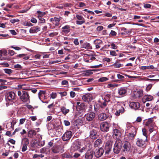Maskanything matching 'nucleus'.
Segmentation results:
<instances>
[{"mask_svg": "<svg viewBox=\"0 0 159 159\" xmlns=\"http://www.w3.org/2000/svg\"><path fill=\"white\" fill-rule=\"evenodd\" d=\"M10 22L12 24L15 23L16 22H19V20L17 19H12L10 20Z\"/></svg>", "mask_w": 159, "mask_h": 159, "instance_id": "56", "label": "nucleus"}, {"mask_svg": "<svg viewBox=\"0 0 159 159\" xmlns=\"http://www.w3.org/2000/svg\"><path fill=\"white\" fill-rule=\"evenodd\" d=\"M19 88L25 90H28L29 89V87L25 84H20L18 86Z\"/></svg>", "mask_w": 159, "mask_h": 159, "instance_id": "30", "label": "nucleus"}, {"mask_svg": "<svg viewBox=\"0 0 159 159\" xmlns=\"http://www.w3.org/2000/svg\"><path fill=\"white\" fill-rule=\"evenodd\" d=\"M27 145L26 144H23L22 149V151L23 152H25L27 149Z\"/></svg>", "mask_w": 159, "mask_h": 159, "instance_id": "48", "label": "nucleus"}, {"mask_svg": "<svg viewBox=\"0 0 159 159\" xmlns=\"http://www.w3.org/2000/svg\"><path fill=\"white\" fill-rule=\"evenodd\" d=\"M130 107L135 110L138 109L140 107V104L138 102H131L129 104Z\"/></svg>", "mask_w": 159, "mask_h": 159, "instance_id": "18", "label": "nucleus"}, {"mask_svg": "<svg viewBox=\"0 0 159 159\" xmlns=\"http://www.w3.org/2000/svg\"><path fill=\"white\" fill-rule=\"evenodd\" d=\"M108 79L106 77H102L100 78L98 80L99 82H103L108 80Z\"/></svg>", "mask_w": 159, "mask_h": 159, "instance_id": "41", "label": "nucleus"}, {"mask_svg": "<svg viewBox=\"0 0 159 159\" xmlns=\"http://www.w3.org/2000/svg\"><path fill=\"white\" fill-rule=\"evenodd\" d=\"M108 116L107 114L102 113L99 115L98 118L99 120L103 121L106 120Z\"/></svg>", "mask_w": 159, "mask_h": 159, "instance_id": "25", "label": "nucleus"}, {"mask_svg": "<svg viewBox=\"0 0 159 159\" xmlns=\"http://www.w3.org/2000/svg\"><path fill=\"white\" fill-rule=\"evenodd\" d=\"M124 148V151L129 152L131 148V146L130 143L128 142H124L123 145Z\"/></svg>", "mask_w": 159, "mask_h": 159, "instance_id": "17", "label": "nucleus"}, {"mask_svg": "<svg viewBox=\"0 0 159 159\" xmlns=\"http://www.w3.org/2000/svg\"><path fill=\"white\" fill-rule=\"evenodd\" d=\"M70 95L71 98H73L75 96V92L72 91L70 92Z\"/></svg>", "mask_w": 159, "mask_h": 159, "instance_id": "60", "label": "nucleus"}, {"mask_svg": "<svg viewBox=\"0 0 159 159\" xmlns=\"http://www.w3.org/2000/svg\"><path fill=\"white\" fill-rule=\"evenodd\" d=\"M112 142L111 141H108L106 143L105 146V153L108 154L111 151L112 148Z\"/></svg>", "mask_w": 159, "mask_h": 159, "instance_id": "6", "label": "nucleus"}, {"mask_svg": "<svg viewBox=\"0 0 159 159\" xmlns=\"http://www.w3.org/2000/svg\"><path fill=\"white\" fill-rule=\"evenodd\" d=\"M17 94L20 97V99L22 101L26 102L29 101L30 96L28 93L27 92L20 90L18 91Z\"/></svg>", "mask_w": 159, "mask_h": 159, "instance_id": "1", "label": "nucleus"}, {"mask_svg": "<svg viewBox=\"0 0 159 159\" xmlns=\"http://www.w3.org/2000/svg\"><path fill=\"white\" fill-rule=\"evenodd\" d=\"M72 135V132L70 131H67L63 135L62 139L64 141L69 140L71 138Z\"/></svg>", "mask_w": 159, "mask_h": 159, "instance_id": "8", "label": "nucleus"}, {"mask_svg": "<svg viewBox=\"0 0 159 159\" xmlns=\"http://www.w3.org/2000/svg\"><path fill=\"white\" fill-rule=\"evenodd\" d=\"M110 54L112 56H116L117 55V54L115 51L112 50L110 51Z\"/></svg>", "mask_w": 159, "mask_h": 159, "instance_id": "52", "label": "nucleus"}, {"mask_svg": "<svg viewBox=\"0 0 159 159\" xmlns=\"http://www.w3.org/2000/svg\"><path fill=\"white\" fill-rule=\"evenodd\" d=\"M46 92L45 91L40 90L38 93L39 98L41 99V97H44L45 94Z\"/></svg>", "mask_w": 159, "mask_h": 159, "instance_id": "35", "label": "nucleus"}, {"mask_svg": "<svg viewBox=\"0 0 159 159\" xmlns=\"http://www.w3.org/2000/svg\"><path fill=\"white\" fill-rule=\"evenodd\" d=\"M145 143V140L138 138L136 142V144L139 147H143Z\"/></svg>", "mask_w": 159, "mask_h": 159, "instance_id": "21", "label": "nucleus"}, {"mask_svg": "<svg viewBox=\"0 0 159 159\" xmlns=\"http://www.w3.org/2000/svg\"><path fill=\"white\" fill-rule=\"evenodd\" d=\"M83 47L87 49H92V47L89 43H84L83 45Z\"/></svg>", "mask_w": 159, "mask_h": 159, "instance_id": "33", "label": "nucleus"}, {"mask_svg": "<svg viewBox=\"0 0 159 159\" xmlns=\"http://www.w3.org/2000/svg\"><path fill=\"white\" fill-rule=\"evenodd\" d=\"M95 116V114L94 112H90L85 115L84 117L86 119L90 121L93 120Z\"/></svg>", "mask_w": 159, "mask_h": 159, "instance_id": "10", "label": "nucleus"}, {"mask_svg": "<svg viewBox=\"0 0 159 159\" xmlns=\"http://www.w3.org/2000/svg\"><path fill=\"white\" fill-rule=\"evenodd\" d=\"M24 25L25 26H33V25L30 22H24Z\"/></svg>", "mask_w": 159, "mask_h": 159, "instance_id": "51", "label": "nucleus"}, {"mask_svg": "<svg viewBox=\"0 0 159 159\" xmlns=\"http://www.w3.org/2000/svg\"><path fill=\"white\" fill-rule=\"evenodd\" d=\"M90 137L92 139L97 138L98 136L97 133L95 130H92L90 131Z\"/></svg>", "mask_w": 159, "mask_h": 159, "instance_id": "26", "label": "nucleus"}, {"mask_svg": "<svg viewBox=\"0 0 159 159\" xmlns=\"http://www.w3.org/2000/svg\"><path fill=\"white\" fill-rule=\"evenodd\" d=\"M127 91V89L125 87H121L118 89L117 93L120 96L123 97L125 96Z\"/></svg>", "mask_w": 159, "mask_h": 159, "instance_id": "9", "label": "nucleus"}, {"mask_svg": "<svg viewBox=\"0 0 159 159\" xmlns=\"http://www.w3.org/2000/svg\"><path fill=\"white\" fill-rule=\"evenodd\" d=\"M102 141L101 139H98L94 142V146L95 147H98L102 144Z\"/></svg>", "mask_w": 159, "mask_h": 159, "instance_id": "31", "label": "nucleus"}, {"mask_svg": "<svg viewBox=\"0 0 159 159\" xmlns=\"http://www.w3.org/2000/svg\"><path fill=\"white\" fill-rule=\"evenodd\" d=\"M117 108H118V109L116 110V111L115 113V114L116 116H119L120 115V113H122L124 112L125 110L123 107L120 106H118L117 107Z\"/></svg>", "mask_w": 159, "mask_h": 159, "instance_id": "24", "label": "nucleus"}, {"mask_svg": "<svg viewBox=\"0 0 159 159\" xmlns=\"http://www.w3.org/2000/svg\"><path fill=\"white\" fill-rule=\"evenodd\" d=\"M26 119L25 118H22L20 120V125L23 124L25 122Z\"/></svg>", "mask_w": 159, "mask_h": 159, "instance_id": "61", "label": "nucleus"}, {"mask_svg": "<svg viewBox=\"0 0 159 159\" xmlns=\"http://www.w3.org/2000/svg\"><path fill=\"white\" fill-rule=\"evenodd\" d=\"M17 57L20 58L22 57L23 59L26 60H28L30 58V57L29 56H26L25 54H19L17 56Z\"/></svg>", "mask_w": 159, "mask_h": 159, "instance_id": "36", "label": "nucleus"}, {"mask_svg": "<svg viewBox=\"0 0 159 159\" xmlns=\"http://www.w3.org/2000/svg\"><path fill=\"white\" fill-rule=\"evenodd\" d=\"M153 84H149L146 87V90L147 91H149L152 88Z\"/></svg>", "mask_w": 159, "mask_h": 159, "instance_id": "47", "label": "nucleus"}, {"mask_svg": "<svg viewBox=\"0 0 159 159\" xmlns=\"http://www.w3.org/2000/svg\"><path fill=\"white\" fill-rule=\"evenodd\" d=\"M4 72L10 75L13 72V70L10 69L5 68L3 69Z\"/></svg>", "mask_w": 159, "mask_h": 159, "instance_id": "34", "label": "nucleus"}, {"mask_svg": "<svg viewBox=\"0 0 159 159\" xmlns=\"http://www.w3.org/2000/svg\"><path fill=\"white\" fill-rule=\"evenodd\" d=\"M64 123L65 126H69L70 125V123L68 120H65L64 121Z\"/></svg>", "mask_w": 159, "mask_h": 159, "instance_id": "64", "label": "nucleus"}, {"mask_svg": "<svg viewBox=\"0 0 159 159\" xmlns=\"http://www.w3.org/2000/svg\"><path fill=\"white\" fill-rule=\"evenodd\" d=\"M76 18H77L79 20L76 21V24L77 25H81L85 22V20L83 17L79 15H76Z\"/></svg>", "mask_w": 159, "mask_h": 159, "instance_id": "15", "label": "nucleus"}, {"mask_svg": "<svg viewBox=\"0 0 159 159\" xmlns=\"http://www.w3.org/2000/svg\"><path fill=\"white\" fill-rule=\"evenodd\" d=\"M22 143H24V144L28 145L29 143V141L27 138H24L22 139Z\"/></svg>", "mask_w": 159, "mask_h": 159, "instance_id": "38", "label": "nucleus"}, {"mask_svg": "<svg viewBox=\"0 0 159 159\" xmlns=\"http://www.w3.org/2000/svg\"><path fill=\"white\" fill-rule=\"evenodd\" d=\"M110 125L108 123L103 122L100 125V128L101 130L103 132H107L109 130Z\"/></svg>", "mask_w": 159, "mask_h": 159, "instance_id": "5", "label": "nucleus"}, {"mask_svg": "<svg viewBox=\"0 0 159 159\" xmlns=\"http://www.w3.org/2000/svg\"><path fill=\"white\" fill-rule=\"evenodd\" d=\"M85 111L82 110H77V112L75 114V116L76 117H80L82 116L84 114Z\"/></svg>", "mask_w": 159, "mask_h": 159, "instance_id": "27", "label": "nucleus"}, {"mask_svg": "<svg viewBox=\"0 0 159 159\" xmlns=\"http://www.w3.org/2000/svg\"><path fill=\"white\" fill-rule=\"evenodd\" d=\"M129 132L136 133V129L134 127H132Z\"/></svg>", "mask_w": 159, "mask_h": 159, "instance_id": "53", "label": "nucleus"}, {"mask_svg": "<svg viewBox=\"0 0 159 159\" xmlns=\"http://www.w3.org/2000/svg\"><path fill=\"white\" fill-rule=\"evenodd\" d=\"M40 30V28L39 26H36L31 28L29 32L30 33H36L39 31Z\"/></svg>", "mask_w": 159, "mask_h": 159, "instance_id": "23", "label": "nucleus"}, {"mask_svg": "<svg viewBox=\"0 0 159 159\" xmlns=\"http://www.w3.org/2000/svg\"><path fill=\"white\" fill-rule=\"evenodd\" d=\"M61 18L59 17V18H57L56 17H54V22L55 23L54 24L56 26H58L59 25V22L60 21L61 19Z\"/></svg>", "mask_w": 159, "mask_h": 159, "instance_id": "37", "label": "nucleus"}, {"mask_svg": "<svg viewBox=\"0 0 159 159\" xmlns=\"http://www.w3.org/2000/svg\"><path fill=\"white\" fill-rule=\"evenodd\" d=\"M111 66H114L115 68H119L121 66H122V65L120 64H116V63H114L112 65H111Z\"/></svg>", "mask_w": 159, "mask_h": 159, "instance_id": "42", "label": "nucleus"}, {"mask_svg": "<svg viewBox=\"0 0 159 159\" xmlns=\"http://www.w3.org/2000/svg\"><path fill=\"white\" fill-rule=\"evenodd\" d=\"M116 34L117 33H116V32L113 30H112L111 31L110 35H111L112 36H114L116 35Z\"/></svg>", "mask_w": 159, "mask_h": 159, "instance_id": "59", "label": "nucleus"}, {"mask_svg": "<svg viewBox=\"0 0 159 159\" xmlns=\"http://www.w3.org/2000/svg\"><path fill=\"white\" fill-rule=\"evenodd\" d=\"M61 111L62 113L65 115L68 113L69 110L68 109H66L65 107H62L61 108Z\"/></svg>", "mask_w": 159, "mask_h": 159, "instance_id": "39", "label": "nucleus"}, {"mask_svg": "<svg viewBox=\"0 0 159 159\" xmlns=\"http://www.w3.org/2000/svg\"><path fill=\"white\" fill-rule=\"evenodd\" d=\"M81 146V143L79 140H77L74 142L71 147V150L74 151H77L80 149Z\"/></svg>", "mask_w": 159, "mask_h": 159, "instance_id": "3", "label": "nucleus"}, {"mask_svg": "<svg viewBox=\"0 0 159 159\" xmlns=\"http://www.w3.org/2000/svg\"><path fill=\"white\" fill-rule=\"evenodd\" d=\"M94 43L95 44L101 45L102 43V41L99 39H97L94 41Z\"/></svg>", "mask_w": 159, "mask_h": 159, "instance_id": "40", "label": "nucleus"}, {"mask_svg": "<svg viewBox=\"0 0 159 159\" xmlns=\"http://www.w3.org/2000/svg\"><path fill=\"white\" fill-rule=\"evenodd\" d=\"M0 52L4 55H6L7 53V51L5 49L0 50Z\"/></svg>", "mask_w": 159, "mask_h": 159, "instance_id": "50", "label": "nucleus"}, {"mask_svg": "<svg viewBox=\"0 0 159 159\" xmlns=\"http://www.w3.org/2000/svg\"><path fill=\"white\" fill-rule=\"evenodd\" d=\"M153 99V97L151 95H146L144 96L142 99V102L144 103L147 101H152Z\"/></svg>", "mask_w": 159, "mask_h": 159, "instance_id": "19", "label": "nucleus"}, {"mask_svg": "<svg viewBox=\"0 0 159 159\" xmlns=\"http://www.w3.org/2000/svg\"><path fill=\"white\" fill-rule=\"evenodd\" d=\"M113 136L116 139H119L121 136V133L116 128H113Z\"/></svg>", "mask_w": 159, "mask_h": 159, "instance_id": "16", "label": "nucleus"}, {"mask_svg": "<svg viewBox=\"0 0 159 159\" xmlns=\"http://www.w3.org/2000/svg\"><path fill=\"white\" fill-rule=\"evenodd\" d=\"M111 48L114 49H116L117 48V46L113 43H111Z\"/></svg>", "mask_w": 159, "mask_h": 159, "instance_id": "57", "label": "nucleus"}, {"mask_svg": "<svg viewBox=\"0 0 159 159\" xmlns=\"http://www.w3.org/2000/svg\"><path fill=\"white\" fill-rule=\"evenodd\" d=\"M52 149V152L54 153H62L63 152V148L61 146H54Z\"/></svg>", "mask_w": 159, "mask_h": 159, "instance_id": "14", "label": "nucleus"}, {"mask_svg": "<svg viewBox=\"0 0 159 159\" xmlns=\"http://www.w3.org/2000/svg\"><path fill=\"white\" fill-rule=\"evenodd\" d=\"M143 95V92L142 90H139L134 92L133 96L134 98L141 97Z\"/></svg>", "mask_w": 159, "mask_h": 159, "instance_id": "20", "label": "nucleus"}, {"mask_svg": "<svg viewBox=\"0 0 159 159\" xmlns=\"http://www.w3.org/2000/svg\"><path fill=\"white\" fill-rule=\"evenodd\" d=\"M62 31L65 34H67L70 31V26L68 25H66L63 27L62 28Z\"/></svg>", "mask_w": 159, "mask_h": 159, "instance_id": "28", "label": "nucleus"}, {"mask_svg": "<svg viewBox=\"0 0 159 159\" xmlns=\"http://www.w3.org/2000/svg\"><path fill=\"white\" fill-rule=\"evenodd\" d=\"M99 108V105L96 104L94 105V111L95 112H97Z\"/></svg>", "mask_w": 159, "mask_h": 159, "instance_id": "49", "label": "nucleus"}, {"mask_svg": "<svg viewBox=\"0 0 159 159\" xmlns=\"http://www.w3.org/2000/svg\"><path fill=\"white\" fill-rule=\"evenodd\" d=\"M136 133L129 132L128 136L130 139L132 140L134 138Z\"/></svg>", "mask_w": 159, "mask_h": 159, "instance_id": "32", "label": "nucleus"}, {"mask_svg": "<svg viewBox=\"0 0 159 159\" xmlns=\"http://www.w3.org/2000/svg\"><path fill=\"white\" fill-rule=\"evenodd\" d=\"M117 78L119 79L122 80L124 78V77L123 76L120 74H117Z\"/></svg>", "mask_w": 159, "mask_h": 159, "instance_id": "63", "label": "nucleus"}, {"mask_svg": "<svg viewBox=\"0 0 159 159\" xmlns=\"http://www.w3.org/2000/svg\"><path fill=\"white\" fill-rule=\"evenodd\" d=\"M59 93L61 95V97L66 96L67 94V92L66 91L60 92Z\"/></svg>", "mask_w": 159, "mask_h": 159, "instance_id": "54", "label": "nucleus"}, {"mask_svg": "<svg viewBox=\"0 0 159 159\" xmlns=\"http://www.w3.org/2000/svg\"><path fill=\"white\" fill-rule=\"evenodd\" d=\"M44 157V156L42 154H34L33 156V157L34 158H36L39 157Z\"/></svg>", "mask_w": 159, "mask_h": 159, "instance_id": "46", "label": "nucleus"}, {"mask_svg": "<svg viewBox=\"0 0 159 159\" xmlns=\"http://www.w3.org/2000/svg\"><path fill=\"white\" fill-rule=\"evenodd\" d=\"M76 108L77 110H82L85 111L86 109L85 103L82 102H78L76 103Z\"/></svg>", "mask_w": 159, "mask_h": 159, "instance_id": "12", "label": "nucleus"}, {"mask_svg": "<svg viewBox=\"0 0 159 159\" xmlns=\"http://www.w3.org/2000/svg\"><path fill=\"white\" fill-rule=\"evenodd\" d=\"M118 86V84H108L107 85V88H114L115 87H117Z\"/></svg>", "mask_w": 159, "mask_h": 159, "instance_id": "43", "label": "nucleus"}, {"mask_svg": "<svg viewBox=\"0 0 159 159\" xmlns=\"http://www.w3.org/2000/svg\"><path fill=\"white\" fill-rule=\"evenodd\" d=\"M122 145V142L120 139H117L114 144L113 151L116 154H118L120 152Z\"/></svg>", "mask_w": 159, "mask_h": 159, "instance_id": "2", "label": "nucleus"}, {"mask_svg": "<svg viewBox=\"0 0 159 159\" xmlns=\"http://www.w3.org/2000/svg\"><path fill=\"white\" fill-rule=\"evenodd\" d=\"M154 119H156V117L155 116L146 120L145 122V125L148 127L154 126L155 125Z\"/></svg>", "mask_w": 159, "mask_h": 159, "instance_id": "7", "label": "nucleus"}, {"mask_svg": "<svg viewBox=\"0 0 159 159\" xmlns=\"http://www.w3.org/2000/svg\"><path fill=\"white\" fill-rule=\"evenodd\" d=\"M36 132L33 130H30L28 132V136L29 137L32 138L34 136H35L36 134Z\"/></svg>", "mask_w": 159, "mask_h": 159, "instance_id": "29", "label": "nucleus"}, {"mask_svg": "<svg viewBox=\"0 0 159 159\" xmlns=\"http://www.w3.org/2000/svg\"><path fill=\"white\" fill-rule=\"evenodd\" d=\"M56 7L59 9H62L64 7L63 4H57L55 6Z\"/></svg>", "mask_w": 159, "mask_h": 159, "instance_id": "44", "label": "nucleus"}, {"mask_svg": "<svg viewBox=\"0 0 159 159\" xmlns=\"http://www.w3.org/2000/svg\"><path fill=\"white\" fill-rule=\"evenodd\" d=\"M39 20H40V22H39V23H44L45 22V20L43 18H42V17L39 16Z\"/></svg>", "mask_w": 159, "mask_h": 159, "instance_id": "62", "label": "nucleus"}, {"mask_svg": "<svg viewBox=\"0 0 159 159\" xmlns=\"http://www.w3.org/2000/svg\"><path fill=\"white\" fill-rule=\"evenodd\" d=\"M15 94L13 92H10L7 94V98L6 99L7 101H9V103L10 104H12L14 102L13 100L15 99Z\"/></svg>", "mask_w": 159, "mask_h": 159, "instance_id": "4", "label": "nucleus"}, {"mask_svg": "<svg viewBox=\"0 0 159 159\" xmlns=\"http://www.w3.org/2000/svg\"><path fill=\"white\" fill-rule=\"evenodd\" d=\"M142 132H143V135L145 136L146 137V140H147V134L146 133V130L145 129H142Z\"/></svg>", "mask_w": 159, "mask_h": 159, "instance_id": "45", "label": "nucleus"}, {"mask_svg": "<svg viewBox=\"0 0 159 159\" xmlns=\"http://www.w3.org/2000/svg\"><path fill=\"white\" fill-rule=\"evenodd\" d=\"M104 152V150L102 148L97 149L94 151V155L97 157H101Z\"/></svg>", "mask_w": 159, "mask_h": 159, "instance_id": "13", "label": "nucleus"}, {"mask_svg": "<svg viewBox=\"0 0 159 159\" xmlns=\"http://www.w3.org/2000/svg\"><path fill=\"white\" fill-rule=\"evenodd\" d=\"M85 157L87 159H91L93 156V152L91 150H89L85 153Z\"/></svg>", "mask_w": 159, "mask_h": 159, "instance_id": "22", "label": "nucleus"}, {"mask_svg": "<svg viewBox=\"0 0 159 159\" xmlns=\"http://www.w3.org/2000/svg\"><path fill=\"white\" fill-rule=\"evenodd\" d=\"M57 97V94L56 93H52L51 94V97L52 99H54Z\"/></svg>", "mask_w": 159, "mask_h": 159, "instance_id": "58", "label": "nucleus"}, {"mask_svg": "<svg viewBox=\"0 0 159 159\" xmlns=\"http://www.w3.org/2000/svg\"><path fill=\"white\" fill-rule=\"evenodd\" d=\"M83 100L85 102H88L93 99V95L91 93L86 94L82 97Z\"/></svg>", "mask_w": 159, "mask_h": 159, "instance_id": "11", "label": "nucleus"}, {"mask_svg": "<svg viewBox=\"0 0 159 159\" xmlns=\"http://www.w3.org/2000/svg\"><path fill=\"white\" fill-rule=\"evenodd\" d=\"M6 127L7 128H8V127L12 128L13 127H12V122H10L8 123L7 124V125H6Z\"/></svg>", "mask_w": 159, "mask_h": 159, "instance_id": "55", "label": "nucleus"}]
</instances>
